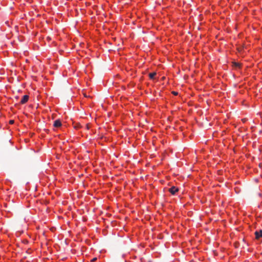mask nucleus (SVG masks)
I'll list each match as a JSON object with an SVG mask.
<instances>
[{"label": "nucleus", "instance_id": "obj_1", "mask_svg": "<svg viewBox=\"0 0 262 262\" xmlns=\"http://www.w3.org/2000/svg\"><path fill=\"white\" fill-rule=\"evenodd\" d=\"M179 189L174 186H172L169 188V191L172 194H174L176 192L178 191Z\"/></svg>", "mask_w": 262, "mask_h": 262}, {"label": "nucleus", "instance_id": "obj_2", "mask_svg": "<svg viewBox=\"0 0 262 262\" xmlns=\"http://www.w3.org/2000/svg\"><path fill=\"white\" fill-rule=\"evenodd\" d=\"M255 237L256 239L262 237V230H260L255 232Z\"/></svg>", "mask_w": 262, "mask_h": 262}, {"label": "nucleus", "instance_id": "obj_3", "mask_svg": "<svg viewBox=\"0 0 262 262\" xmlns=\"http://www.w3.org/2000/svg\"><path fill=\"white\" fill-rule=\"evenodd\" d=\"M28 99L29 96L28 95H24L20 101V103L24 104L28 101Z\"/></svg>", "mask_w": 262, "mask_h": 262}, {"label": "nucleus", "instance_id": "obj_4", "mask_svg": "<svg viewBox=\"0 0 262 262\" xmlns=\"http://www.w3.org/2000/svg\"><path fill=\"white\" fill-rule=\"evenodd\" d=\"M53 125L55 127H58L61 125V123L59 120H56L54 121Z\"/></svg>", "mask_w": 262, "mask_h": 262}, {"label": "nucleus", "instance_id": "obj_5", "mask_svg": "<svg viewBox=\"0 0 262 262\" xmlns=\"http://www.w3.org/2000/svg\"><path fill=\"white\" fill-rule=\"evenodd\" d=\"M156 75V73H155V72L150 73L149 74V76L150 78L151 79H154L155 76Z\"/></svg>", "mask_w": 262, "mask_h": 262}, {"label": "nucleus", "instance_id": "obj_6", "mask_svg": "<svg viewBox=\"0 0 262 262\" xmlns=\"http://www.w3.org/2000/svg\"><path fill=\"white\" fill-rule=\"evenodd\" d=\"M233 66L234 67H236V68H239L240 67V64L238 62H233Z\"/></svg>", "mask_w": 262, "mask_h": 262}, {"label": "nucleus", "instance_id": "obj_7", "mask_svg": "<svg viewBox=\"0 0 262 262\" xmlns=\"http://www.w3.org/2000/svg\"><path fill=\"white\" fill-rule=\"evenodd\" d=\"M14 120H10V121H9L10 124H13V123H14Z\"/></svg>", "mask_w": 262, "mask_h": 262}, {"label": "nucleus", "instance_id": "obj_8", "mask_svg": "<svg viewBox=\"0 0 262 262\" xmlns=\"http://www.w3.org/2000/svg\"><path fill=\"white\" fill-rule=\"evenodd\" d=\"M172 93L174 95H177L178 93V92H173Z\"/></svg>", "mask_w": 262, "mask_h": 262}, {"label": "nucleus", "instance_id": "obj_9", "mask_svg": "<svg viewBox=\"0 0 262 262\" xmlns=\"http://www.w3.org/2000/svg\"><path fill=\"white\" fill-rule=\"evenodd\" d=\"M96 259H97V258H94L92 260V261H94L96 260Z\"/></svg>", "mask_w": 262, "mask_h": 262}, {"label": "nucleus", "instance_id": "obj_10", "mask_svg": "<svg viewBox=\"0 0 262 262\" xmlns=\"http://www.w3.org/2000/svg\"><path fill=\"white\" fill-rule=\"evenodd\" d=\"M86 128H87L88 129H89V126L88 124H86Z\"/></svg>", "mask_w": 262, "mask_h": 262}]
</instances>
